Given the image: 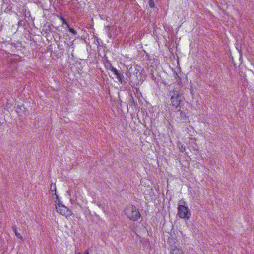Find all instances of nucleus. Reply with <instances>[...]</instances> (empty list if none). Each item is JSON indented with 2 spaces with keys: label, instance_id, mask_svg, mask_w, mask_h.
<instances>
[{
  "label": "nucleus",
  "instance_id": "9b49d317",
  "mask_svg": "<svg viewBox=\"0 0 254 254\" xmlns=\"http://www.w3.org/2000/svg\"><path fill=\"white\" fill-rule=\"evenodd\" d=\"M174 76L178 84L181 85L182 83L181 79L177 72H174Z\"/></svg>",
  "mask_w": 254,
  "mask_h": 254
},
{
  "label": "nucleus",
  "instance_id": "423d86ee",
  "mask_svg": "<svg viewBox=\"0 0 254 254\" xmlns=\"http://www.w3.org/2000/svg\"><path fill=\"white\" fill-rule=\"evenodd\" d=\"M170 96L172 106L175 108L179 107L182 101L180 92L177 90L171 91Z\"/></svg>",
  "mask_w": 254,
  "mask_h": 254
},
{
  "label": "nucleus",
  "instance_id": "9d476101",
  "mask_svg": "<svg viewBox=\"0 0 254 254\" xmlns=\"http://www.w3.org/2000/svg\"><path fill=\"white\" fill-rule=\"evenodd\" d=\"M177 146L181 152H183L185 151V147L182 144V143L180 141H178L177 142Z\"/></svg>",
  "mask_w": 254,
  "mask_h": 254
},
{
  "label": "nucleus",
  "instance_id": "ddd939ff",
  "mask_svg": "<svg viewBox=\"0 0 254 254\" xmlns=\"http://www.w3.org/2000/svg\"><path fill=\"white\" fill-rule=\"evenodd\" d=\"M60 20L62 21V24H65V25H66L67 27H69L68 23L67 22H66L65 20L63 17H60Z\"/></svg>",
  "mask_w": 254,
  "mask_h": 254
},
{
  "label": "nucleus",
  "instance_id": "7ed1b4c3",
  "mask_svg": "<svg viewBox=\"0 0 254 254\" xmlns=\"http://www.w3.org/2000/svg\"><path fill=\"white\" fill-rule=\"evenodd\" d=\"M168 243L170 248L169 254H185L178 241L176 238H169Z\"/></svg>",
  "mask_w": 254,
  "mask_h": 254
},
{
  "label": "nucleus",
  "instance_id": "6e6552de",
  "mask_svg": "<svg viewBox=\"0 0 254 254\" xmlns=\"http://www.w3.org/2000/svg\"><path fill=\"white\" fill-rule=\"evenodd\" d=\"M12 230L14 231L16 236L18 238L20 239L22 241H24V239H23V237L21 235V234L19 233L18 232L17 230V227L16 226H13L12 227Z\"/></svg>",
  "mask_w": 254,
  "mask_h": 254
},
{
  "label": "nucleus",
  "instance_id": "f8f14e48",
  "mask_svg": "<svg viewBox=\"0 0 254 254\" xmlns=\"http://www.w3.org/2000/svg\"><path fill=\"white\" fill-rule=\"evenodd\" d=\"M178 111L180 112L181 119H184L186 118V114L183 111H181L180 108L178 110Z\"/></svg>",
  "mask_w": 254,
  "mask_h": 254
},
{
  "label": "nucleus",
  "instance_id": "2eb2a0df",
  "mask_svg": "<svg viewBox=\"0 0 254 254\" xmlns=\"http://www.w3.org/2000/svg\"><path fill=\"white\" fill-rule=\"evenodd\" d=\"M149 4V6L151 8H154V2H153V1L152 0H150Z\"/></svg>",
  "mask_w": 254,
  "mask_h": 254
},
{
  "label": "nucleus",
  "instance_id": "1a4fd4ad",
  "mask_svg": "<svg viewBox=\"0 0 254 254\" xmlns=\"http://www.w3.org/2000/svg\"><path fill=\"white\" fill-rule=\"evenodd\" d=\"M50 190L51 191V192L53 195L55 196V198L56 199V186L55 184H51L50 186Z\"/></svg>",
  "mask_w": 254,
  "mask_h": 254
},
{
  "label": "nucleus",
  "instance_id": "f3484780",
  "mask_svg": "<svg viewBox=\"0 0 254 254\" xmlns=\"http://www.w3.org/2000/svg\"><path fill=\"white\" fill-rule=\"evenodd\" d=\"M138 74H139V76H140V73H138Z\"/></svg>",
  "mask_w": 254,
  "mask_h": 254
},
{
  "label": "nucleus",
  "instance_id": "0eeeda50",
  "mask_svg": "<svg viewBox=\"0 0 254 254\" xmlns=\"http://www.w3.org/2000/svg\"><path fill=\"white\" fill-rule=\"evenodd\" d=\"M111 71L112 72L116 75L117 78H118V80L122 82V78H123V75L120 73H119L118 71L114 67H111Z\"/></svg>",
  "mask_w": 254,
  "mask_h": 254
},
{
  "label": "nucleus",
  "instance_id": "20e7f679",
  "mask_svg": "<svg viewBox=\"0 0 254 254\" xmlns=\"http://www.w3.org/2000/svg\"><path fill=\"white\" fill-rule=\"evenodd\" d=\"M57 212L66 218L72 215V213L59 200L58 195H56V199L55 201Z\"/></svg>",
  "mask_w": 254,
  "mask_h": 254
},
{
  "label": "nucleus",
  "instance_id": "4468645a",
  "mask_svg": "<svg viewBox=\"0 0 254 254\" xmlns=\"http://www.w3.org/2000/svg\"><path fill=\"white\" fill-rule=\"evenodd\" d=\"M68 29V30L69 31V32L70 33H71L72 34H74V35H76V31L72 28H71L69 26V27H67Z\"/></svg>",
  "mask_w": 254,
  "mask_h": 254
},
{
  "label": "nucleus",
  "instance_id": "f257e3e1",
  "mask_svg": "<svg viewBox=\"0 0 254 254\" xmlns=\"http://www.w3.org/2000/svg\"><path fill=\"white\" fill-rule=\"evenodd\" d=\"M186 205V203L185 201L182 200L179 201L177 207V215L181 218L188 220L191 216V212Z\"/></svg>",
  "mask_w": 254,
  "mask_h": 254
},
{
  "label": "nucleus",
  "instance_id": "39448f33",
  "mask_svg": "<svg viewBox=\"0 0 254 254\" xmlns=\"http://www.w3.org/2000/svg\"><path fill=\"white\" fill-rule=\"evenodd\" d=\"M137 191L139 193H142L144 194L146 200L151 201L152 200L154 194L153 190L149 186L140 185L137 188Z\"/></svg>",
  "mask_w": 254,
  "mask_h": 254
},
{
  "label": "nucleus",
  "instance_id": "dca6fc26",
  "mask_svg": "<svg viewBox=\"0 0 254 254\" xmlns=\"http://www.w3.org/2000/svg\"><path fill=\"white\" fill-rule=\"evenodd\" d=\"M191 93L192 94H193V90H192V89L191 90Z\"/></svg>",
  "mask_w": 254,
  "mask_h": 254
},
{
  "label": "nucleus",
  "instance_id": "f03ea898",
  "mask_svg": "<svg viewBox=\"0 0 254 254\" xmlns=\"http://www.w3.org/2000/svg\"><path fill=\"white\" fill-rule=\"evenodd\" d=\"M124 212L127 218L133 221L138 220L140 217L138 209L134 205H127Z\"/></svg>",
  "mask_w": 254,
  "mask_h": 254
}]
</instances>
